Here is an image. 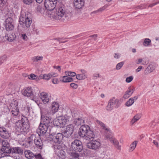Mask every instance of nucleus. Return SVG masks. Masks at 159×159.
<instances>
[{"mask_svg":"<svg viewBox=\"0 0 159 159\" xmlns=\"http://www.w3.org/2000/svg\"><path fill=\"white\" fill-rule=\"evenodd\" d=\"M10 153L19 154L20 152V149L19 147H14L12 148H10Z\"/></svg>","mask_w":159,"mask_h":159,"instance_id":"e433bc0d","label":"nucleus"},{"mask_svg":"<svg viewBox=\"0 0 159 159\" xmlns=\"http://www.w3.org/2000/svg\"><path fill=\"white\" fill-rule=\"evenodd\" d=\"M72 112L70 109L67 110L66 114L58 116L53 121L54 126L60 127H64L69 121L72 120Z\"/></svg>","mask_w":159,"mask_h":159,"instance_id":"f03ea898","label":"nucleus"},{"mask_svg":"<svg viewBox=\"0 0 159 159\" xmlns=\"http://www.w3.org/2000/svg\"><path fill=\"white\" fill-rule=\"evenodd\" d=\"M70 86L74 89H76L78 87V85L75 83H72L70 84Z\"/></svg>","mask_w":159,"mask_h":159,"instance_id":"5fc2aeb1","label":"nucleus"},{"mask_svg":"<svg viewBox=\"0 0 159 159\" xmlns=\"http://www.w3.org/2000/svg\"><path fill=\"white\" fill-rule=\"evenodd\" d=\"M34 32L36 34H38L39 33V30L36 28H34L33 29Z\"/></svg>","mask_w":159,"mask_h":159,"instance_id":"bf43d9fd","label":"nucleus"},{"mask_svg":"<svg viewBox=\"0 0 159 159\" xmlns=\"http://www.w3.org/2000/svg\"><path fill=\"white\" fill-rule=\"evenodd\" d=\"M143 59L142 58H139L138 59V62H136L137 64H139L142 62Z\"/></svg>","mask_w":159,"mask_h":159,"instance_id":"774afa93","label":"nucleus"},{"mask_svg":"<svg viewBox=\"0 0 159 159\" xmlns=\"http://www.w3.org/2000/svg\"><path fill=\"white\" fill-rule=\"evenodd\" d=\"M143 60L142 64L145 65L148 63V61L146 58H143Z\"/></svg>","mask_w":159,"mask_h":159,"instance_id":"4d7b16f0","label":"nucleus"},{"mask_svg":"<svg viewBox=\"0 0 159 159\" xmlns=\"http://www.w3.org/2000/svg\"><path fill=\"white\" fill-rule=\"evenodd\" d=\"M57 74L56 73H51L48 74H44V79L48 80L53 77H56L57 76Z\"/></svg>","mask_w":159,"mask_h":159,"instance_id":"b1692460","label":"nucleus"},{"mask_svg":"<svg viewBox=\"0 0 159 159\" xmlns=\"http://www.w3.org/2000/svg\"><path fill=\"white\" fill-rule=\"evenodd\" d=\"M1 145L2 148L1 150L2 152L6 153H10V148L11 147L9 143L7 140L6 139L2 140Z\"/></svg>","mask_w":159,"mask_h":159,"instance_id":"4468645a","label":"nucleus"},{"mask_svg":"<svg viewBox=\"0 0 159 159\" xmlns=\"http://www.w3.org/2000/svg\"><path fill=\"white\" fill-rule=\"evenodd\" d=\"M41 122L43 123H45V124H47L49 125V124L51 120V117L47 116L43 117L42 116H41Z\"/></svg>","mask_w":159,"mask_h":159,"instance_id":"a878e982","label":"nucleus"},{"mask_svg":"<svg viewBox=\"0 0 159 159\" xmlns=\"http://www.w3.org/2000/svg\"><path fill=\"white\" fill-rule=\"evenodd\" d=\"M54 43L55 44H58V43H60V40L59 39H55L54 40Z\"/></svg>","mask_w":159,"mask_h":159,"instance_id":"69168bd1","label":"nucleus"},{"mask_svg":"<svg viewBox=\"0 0 159 159\" xmlns=\"http://www.w3.org/2000/svg\"><path fill=\"white\" fill-rule=\"evenodd\" d=\"M7 58V57L6 55H4L2 56L0 58V61L1 63L3 62V61L5 60Z\"/></svg>","mask_w":159,"mask_h":159,"instance_id":"6e6d98bb","label":"nucleus"},{"mask_svg":"<svg viewBox=\"0 0 159 159\" xmlns=\"http://www.w3.org/2000/svg\"><path fill=\"white\" fill-rule=\"evenodd\" d=\"M20 122L19 120L16 122L15 123V129L16 130V133L18 135H19V131L20 130Z\"/></svg>","mask_w":159,"mask_h":159,"instance_id":"c9c22d12","label":"nucleus"},{"mask_svg":"<svg viewBox=\"0 0 159 159\" xmlns=\"http://www.w3.org/2000/svg\"><path fill=\"white\" fill-rule=\"evenodd\" d=\"M54 68L55 69H56L57 70H58V71L59 72L61 71V66H54Z\"/></svg>","mask_w":159,"mask_h":159,"instance_id":"680f3d73","label":"nucleus"},{"mask_svg":"<svg viewBox=\"0 0 159 159\" xmlns=\"http://www.w3.org/2000/svg\"><path fill=\"white\" fill-rule=\"evenodd\" d=\"M100 77L99 74L98 73H95L93 74V76L94 79H97V78Z\"/></svg>","mask_w":159,"mask_h":159,"instance_id":"13d9d810","label":"nucleus"},{"mask_svg":"<svg viewBox=\"0 0 159 159\" xmlns=\"http://www.w3.org/2000/svg\"><path fill=\"white\" fill-rule=\"evenodd\" d=\"M69 151L68 150V152H69L70 155L73 158L75 159H82V157L79 153L76 152H75L70 150Z\"/></svg>","mask_w":159,"mask_h":159,"instance_id":"4be33fe9","label":"nucleus"},{"mask_svg":"<svg viewBox=\"0 0 159 159\" xmlns=\"http://www.w3.org/2000/svg\"><path fill=\"white\" fill-rule=\"evenodd\" d=\"M140 118V116L139 115H137L135 116L131 121V124L132 125H133L135 122L139 120Z\"/></svg>","mask_w":159,"mask_h":159,"instance_id":"4c0bfd02","label":"nucleus"},{"mask_svg":"<svg viewBox=\"0 0 159 159\" xmlns=\"http://www.w3.org/2000/svg\"><path fill=\"white\" fill-rule=\"evenodd\" d=\"M22 126L20 128V132L24 135L28 131L29 126L28 119L24 116H22L21 120Z\"/></svg>","mask_w":159,"mask_h":159,"instance_id":"9d476101","label":"nucleus"},{"mask_svg":"<svg viewBox=\"0 0 159 159\" xmlns=\"http://www.w3.org/2000/svg\"><path fill=\"white\" fill-rule=\"evenodd\" d=\"M59 105L58 103L56 102H53L51 104L50 112L48 111H46V109L43 107L40 108L41 113H44L46 115H49L50 114L54 115L57 112L59 108Z\"/></svg>","mask_w":159,"mask_h":159,"instance_id":"39448f33","label":"nucleus"},{"mask_svg":"<svg viewBox=\"0 0 159 159\" xmlns=\"http://www.w3.org/2000/svg\"><path fill=\"white\" fill-rule=\"evenodd\" d=\"M134 92V90L131 87H129L125 92L123 96V98L126 99L129 98L132 95Z\"/></svg>","mask_w":159,"mask_h":159,"instance_id":"5701e85b","label":"nucleus"},{"mask_svg":"<svg viewBox=\"0 0 159 159\" xmlns=\"http://www.w3.org/2000/svg\"><path fill=\"white\" fill-rule=\"evenodd\" d=\"M39 97L44 104L48 103L49 99L47 93L43 92L39 94Z\"/></svg>","mask_w":159,"mask_h":159,"instance_id":"aec40b11","label":"nucleus"},{"mask_svg":"<svg viewBox=\"0 0 159 159\" xmlns=\"http://www.w3.org/2000/svg\"><path fill=\"white\" fill-rule=\"evenodd\" d=\"M49 126L47 124H45V123L41 122L37 130L38 134H39V133L40 134L44 135L47 132Z\"/></svg>","mask_w":159,"mask_h":159,"instance_id":"dca6fc26","label":"nucleus"},{"mask_svg":"<svg viewBox=\"0 0 159 159\" xmlns=\"http://www.w3.org/2000/svg\"><path fill=\"white\" fill-rule=\"evenodd\" d=\"M5 27L6 30L9 31L13 30L14 26L13 24H7L5 25Z\"/></svg>","mask_w":159,"mask_h":159,"instance_id":"473e14b6","label":"nucleus"},{"mask_svg":"<svg viewBox=\"0 0 159 159\" xmlns=\"http://www.w3.org/2000/svg\"><path fill=\"white\" fill-rule=\"evenodd\" d=\"M52 82L54 84H57L58 83V80L57 78H54L52 80Z\"/></svg>","mask_w":159,"mask_h":159,"instance_id":"e2e57ef3","label":"nucleus"},{"mask_svg":"<svg viewBox=\"0 0 159 159\" xmlns=\"http://www.w3.org/2000/svg\"><path fill=\"white\" fill-rule=\"evenodd\" d=\"M19 111V110L18 108H16V109H12L11 111L12 113L14 116H16L18 114Z\"/></svg>","mask_w":159,"mask_h":159,"instance_id":"a18cd8bd","label":"nucleus"},{"mask_svg":"<svg viewBox=\"0 0 159 159\" xmlns=\"http://www.w3.org/2000/svg\"><path fill=\"white\" fill-rule=\"evenodd\" d=\"M87 75L86 74H81L76 75V78L79 80H83L86 78Z\"/></svg>","mask_w":159,"mask_h":159,"instance_id":"7c9ffc66","label":"nucleus"},{"mask_svg":"<svg viewBox=\"0 0 159 159\" xmlns=\"http://www.w3.org/2000/svg\"><path fill=\"white\" fill-rule=\"evenodd\" d=\"M72 118L74 119L73 123L75 125L79 126L84 123V120L82 117H79L78 112L76 111L72 112Z\"/></svg>","mask_w":159,"mask_h":159,"instance_id":"f8f14e48","label":"nucleus"},{"mask_svg":"<svg viewBox=\"0 0 159 159\" xmlns=\"http://www.w3.org/2000/svg\"><path fill=\"white\" fill-rule=\"evenodd\" d=\"M34 157L36 159H44L42 157L41 154L40 153L36 154L35 155H34Z\"/></svg>","mask_w":159,"mask_h":159,"instance_id":"603ef678","label":"nucleus"},{"mask_svg":"<svg viewBox=\"0 0 159 159\" xmlns=\"http://www.w3.org/2000/svg\"><path fill=\"white\" fill-rule=\"evenodd\" d=\"M24 153L25 157L27 158L31 159L34 157V154L30 150H25Z\"/></svg>","mask_w":159,"mask_h":159,"instance_id":"393cba45","label":"nucleus"},{"mask_svg":"<svg viewBox=\"0 0 159 159\" xmlns=\"http://www.w3.org/2000/svg\"><path fill=\"white\" fill-rule=\"evenodd\" d=\"M124 64V62L122 61L118 63L116 66V69L117 70H120L123 66Z\"/></svg>","mask_w":159,"mask_h":159,"instance_id":"09e8293b","label":"nucleus"},{"mask_svg":"<svg viewBox=\"0 0 159 159\" xmlns=\"http://www.w3.org/2000/svg\"><path fill=\"white\" fill-rule=\"evenodd\" d=\"M10 105L12 109H16V108H18V103L17 102L16 100H13L11 103Z\"/></svg>","mask_w":159,"mask_h":159,"instance_id":"58836bf2","label":"nucleus"},{"mask_svg":"<svg viewBox=\"0 0 159 159\" xmlns=\"http://www.w3.org/2000/svg\"><path fill=\"white\" fill-rule=\"evenodd\" d=\"M36 138V135L35 134H32L31 136L29 137L28 141V143L30 145H32L33 144V140H35Z\"/></svg>","mask_w":159,"mask_h":159,"instance_id":"2f4dec72","label":"nucleus"},{"mask_svg":"<svg viewBox=\"0 0 159 159\" xmlns=\"http://www.w3.org/2000/svg\"><path fill=\"white\" fill-rule=\"evenodd\" d=\"M143 68L142 66H139L138 68L136 70V71L137 72H139Z\"/></svg>","mask_w":159,"mask_h":159,"instance_id":"0e129e2a","label":"nucleus"},{"mask_svg":"<svg viewBox=\"0 0 159 159\" xmlns=\"http://www.w3.org/2000/svg\"><path fill=\"white\" fill-rule=\"evenodd\" d=\"M96 121L98 124H99V125H101L102 127H103V129L107 131V132H108V133H110L109 131V129L108 128H107L106 126H105V124H103L102 122L98 120H96Z\"/></svg>","mask_w":159,"mask_h":159,"instance_id":"72a5a7b5","label":"nucleus"},{"mask_svg":"<svg viewBox=\"0 0 159 159\" xmlns=\"http://www.w3.org/2000/svg\"><path fill=\"white\" fill-rule=\"evenodd\" d=\"M28 78L30 80H34L38 79V80H39V78L37 76L33 74H31L29 75L28 76Z\"/></svg>","mask_w":159,"mask_h":159,"instance_id":"c03bdc74","label":"nucleus"},{"mask_svg":"<svg viewBox=\"0 0 159 159\" xmlns=\"http://www.w3.org/2000/svg\"><path fill=\"white\" fill-rule=\"evenodd\" d=\"M34 0H22L23 2L25 4L30 5L33 2Z\"/></svg>","mask_w":159,"mask_h":159,"instance_id":"8fccbe9b","label":"nucleus"},{"mask_svg":"<svg viewBox=\"0 0 159 159\" xmlns=\"http://www.w3.org/2000/svg\"><path fill=\"white\" fill-rule=\"evenodd\" d=\"M62 0H45L44 6L48 10H53L56 7V4H58Z\"/></svg>","mask_w":159,"mask_h":159,"instance_id":"423d86ee","label":"nucleus"},{"mask_svg":"<svg viewBox=\"0 0 159 159\" xmlns=\"http://www.w3.org/2000/svg\"><path fill=\"white\" fill-rule=\"evenodd\" d=\"M22 94L24 96L32 98V100L35 98L33 89L31 87H26L23 89L21 91Z\"/></svg>","mask_w":159,"mask_h":159,"instance_id":"ddd939ff","label":"nucleus"},{"mask_svg":"<svg viewBox=\"0 0 159 159\" xmlns=\"http://www.w3.org/2000/svg\"><path fill=\"white\" fill-rule=\"evenodd\" d=\"M22 39L25 41H27L29 39L28 37L25 34H22Z\"/></svg>","mask_w":159,"mask_h":159,"instance_id":"864d4df0","label":"nucleus"},{"mask_svg":"<svg viewBox=\"0 0 159 159\" xmlns=\"http://www.w3.org/2000/svg\"><path fill=\"white\" fill-rule=\"evenodd\" d=\"M132 98H130L125 103V105L127 107H129L132 105L134 102Z\"/></svg>","mask_w":159,"mask_h":159,"instance_id":"ea45409f","label":"nucleus"},{"mask_svg":"<svg viewBox=\"0 0 159 159\" xmlns=\"http://www.w3.org/2000/svg\"><path fill=\"white\" fill-rule=\"evenodd\" d=\"M105 136L106 139L113 144L117 149L119 150H121V147L120 145H119V142L112 135L109 133H107L105 134Z\"/></svg>","mask_w":159,"mask_h":159,"instance_id":"1a4fd4ad","label":"nucleus"},{"mask_svg":"<svg viewBox=\"0 0 159 159\" xmlns=\"http://www.w3.org/2000/svg\"><path fill=\"white\" fill-rule=\"evenodd\" d=\"M137 143V141H134L130 144L129 149V152H132L135 149Z\"/></svg>","mask_w":159,"mask_h":159,"instance_id":"c756f323","label":"nucleus"},{"mask_svg":"<svg viewBox=\"0 0 159 159\" xmlns=\"http://www.w3.org/2000/svg\"><path fill=\"white\" fill-rule=\"evenodd\" d=\"M58 7L56 12L52 11L50 13V17L56 20H64L68 16V13L66 7L61 2L57 5Z\"/></svg>","mask_w":159,"mask_h":159,"instance_id":"f257e3e1","label":"nucleus"},{"mask_svg":"<svg viewBox=\"0 0 159 159\" xmlns=\"http://www.w3.org/2000/svg\"><path fill=\"white\" fill-rule=\"evenodd\" d=\"M84 0H74V6L77 9L81 8L84 6Z\"/></svg>","mask_w":159,"mask_h":159,"instance_id":"412c9836","label":"nucleus"},{"mask_svg":"<svg viewBox=\"0 0 159 159\" xmlns=\"http://www.w3.org/2000/svg\"><path fill=\"white\" fill-rule=\"evenodd\" d=\"M7 1V0H0V3L4 5L6 4Z\"/></svg>","mask_w":159,"mask_h":159,"instance_id":"052dcab7","label":"nucleus"},{"mask_svg":"<svg viewBox=\"0 0 159 159\" xmlns=\"http://www.w3.org/2000/svg\"><path fill=\"white\" fill-rule=\"evenodd\" d=\"M34 143L38 148L41 150L43 149V143L40 138V134H38L37 136H36V138L34 140Z\"/></svg>","mask_w":159,"mask_h":159,"instance_id":"a211bd4d","label":"nucleus"},{"mask_svg":"<svg viewBox=\"0 0 159 159\" xmlns=\"http://www.w3.org/2000/svg\"><path fill=\"white\" fill-rule=\"evenodd\" d=\"M79 135L86 140L93 139L95 136L93 132L90 130L89 126L87 125H83L80 128Z\"/></svg>","mask_w":159,"mask_h":159,"instance_id":"7ed1b4c3","label":"nucleus"},{"mask_svg":"<svg viewBox=\"0 0 159 159\" xmlns=\"http://www.w3.org/2000/svg\"><path fill=\"white\" fill-rule=\"evenodd\" d=\"M100 146V142L98 140H94L88 143L87 144V148L94 150L99 148Z\"/></svg>","mask_w":159,"mask_h":159,"instance_id":"2eb2a0df","label":"nucleus"},{"mask_svg":"<svg viewBox=\"0 0 159 159\" xmlns=\"http://www.w3.org/2000/svg\"><path fill=\"white\" fill-rule=\"evenodd\" d=\"M61 80L63 82H69L72 81L73 79L67 76H64L61 77Z\"/></svg>","mask_w":159,"mask_h":159,"instance_id":"c85d7f7f","label":"nucleus"},{"mask_svg":"<svg viewBox=\"0 0 159 159\" xmlns=\"http://www.w3.org/2000/svg\"><path fill=\"white\" fill-rule=\"evenodd\" d=\"M21 20L22 22V27L23 28L22 30H26L30 27L32 22L31 14H25V16L24 15V16L21 15V16H20V21Z\"/></svg>","mask_w":159,"mask_h":159,"instance_id":"20e7f679","label":"nucleus"},{"mask_svg":"<svg viewBox=\"0 0 159 159\" xmlns=\"http://www.w3.org/2000/svg\"><path fill=\"white\" fill-rule=\"evenodd\" d=\"M43 57L42 56H34L31 59L32 61L34 62H37L39 61H42Z\"/></svg>","mask_w":159,"mask_h":159,"instance_id":"f704fd0d","label":"nucleus"},{"mask_svg":"<svg viewBox=\"0 0 159 159\" xmlns=\"http://www.w3.org/2000/svg\"><path fill=\"white\" fill-rule=\"evenodd\" d=\"M63 138V134L61 133H58L56 134L54 133H52L51 130H50V134L49 137V139L55 143H59L62 140Z\"/></svg>","mask_w":159,"mask_h":159,"instance_id":"0eeeda50","label":"nucleus"},{"mask_svg":"<svg viewBox=\"0 0 159 159\" xmlns=\"http://www.w3.org/2000/svg\"><path fill=\"white\" fill-rule=\"evenodd\" d=\"M133 79V77L132 76L127 77L125 80V81L127 83H129L131 82Z\"/></svg>","mask_w":159,"mask_h":159,"instance_id":"3c124183","label":"nucleus"},{"mask_svg":"<svg viewBox=\"0 0 159 159\" xmlns=\"http://www.w3.org/2000/svg\"><path fill=\"white\" fill-rule=\"evenodd\" d=\"M66 75H68L70 76H74L76 75V73L75 72L70 71H66Z\"/></svg>","mask_w":159,"mask_h":159,"instance_id":"de8ad7c7","label":"nucleus"},{"mask_svg":"<svg viewBox=\"0 0 159 159\" xmlns=\"http://www.w3.org/2000/svg\"><path fill=\"white\" fill-rule=\"evenodd\" d=\"M120 103L119 100L113 97L109 101L106 109L107 111H110L113 109L114 105H116L115 107L117 108L120 106Z\"/></svg>","mask_w":159,"mask_h":159,"instance_id":"9b49d317","label":"nucleus"},{"mask_svg":"<svg viewBox=\"0 0 159 159\" xmlns=\"http://www.w3.org/2000/svg\"><path fill=\"white\" fill-rule=\"evenodd\" d=\"M159 136H157L155 139L153 141V143L157 148L159 147Z\"/></svg>","mask_w":159,"mask_h":159,"instance_id":"79ce46f5","label":"nucleus"},{"mask_svg":"<svg viewBox=\"0 0 159 159\" xmlns=\"http://www.w3.org/2000/svg\"><path fill=\"white\" fill-rule=\"evenodd\" d=\"M155 66L152 64L149 65L145 71V74H148L152 72L155 69Z\"/></svg>","mask_w":159,"mask_h":159,"instance_id":"cd10ccee","label":"nucleus"},{"mask_svg":"<svg viewBox=\"0 0 159 159\" xmlns=\"http://www.w3.org/2000/svg\"><path fill=\"white\" fill-rule=\"evenodd\" d=\"M13 24V20L11 17H8L5 20V25Z\"/></svg>","mask_w":159,"mask_h":159,"instance_id":"37998d69","label":"nucleus"},{"mask_svg":"<svg viewBox=\"0 0 159 159\" xmlns=\"http://www.w3.org/2000/svg\"><path fill=\"white\" fill-rule=\"evenodd\" d=\"M151 43V40L149 39L146 38L144 40L143 45L145 47H148L149 46Z\"/></svg>","mask_w":159,"mask_h":159,"instance_id":"a19ab883","label":"nucleus"},{"mask_svg":"<svg viewBox=\"0 0 159 159\" xmlns=\"http://www.w3.org/2000/svg\"><path fill=\"white\" fill-rule=\"evenodd\" d=\"M70 150L74 151L80 152L83 149L82 144L81 141L75 139L71 143Z\"/></svg>","mask_w":159,"mask_h":159,"instance_id":"6e6552de","label":"nucleus"},{"mask_svg":"<svg viewBox=\"0 0 159 159\" xmlns=\"http://www.w3.org/2000/svg\"><path fill=\"white\" fill-rule=\"evenodd\" d=\"M56 152L57 156L61 159H65L66 157V153L65 151L61 149V146H57H57H55Z\"/></svg>","mask_w":159,"mask_h":159,"instance_id":"6ab92c4d","label":"nucleus"},{"mask_svg":"<svg viewBox=\"0 0 159 159\" xmlns=\"http://www.w3.org/2000/svg\"><path fill=\"white\" fill-rule=\"evenodd\" d=\"M74 129V126L72 124L69 125L66 127V129L63 132L65 137H68L72 134Z\"/></svg>","mask_w":159,"mask_h":159,"instance_id":"f3484780","label":"nucleus"},{"mask_svg":"<svg viewBox=\"0 0 159 159\" xmlns=\"http://www.w3.org/2000/svg\"><path fill=\"white\" fill-rule=\"evenodd\" d=\"M5 37L8 41L12 42L15 39L16 36L15 34L11 33L6 35Z\"/></svg>","mask_w":159,"mask_h":159,"instance_id":"bb28decb","label":"nucleus"},{"mask_svg":"<svg viewBox=\"0 0 159 159\" xmlns=\"http://www.w3.org/2000/svg\"><path fill=\"white\" fill-rule=\"evenodd\" d=\"M114 57L115 58L118 59L120 57V55L119 53H115Z\"/></svg>","mask_w":159,"mask_h":159,"instance_id":"338daca9","label":"nucleus"},{"mask_svg":"<svg viewBox=\"0 0 159 159\" xmlns=\"http://www.w3.org/2000/svg\"><path fill=\"white\" fill-rule=\"evenodd\" d=\"M33 92L34 96H35V97L36 96V95H38L39 94V89L37 87L34 88Z\"/></svg>","mask_w":159,"mask_h":159,"instance_id":"49530a36","label":"nucleus"}]
</instances>
